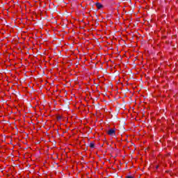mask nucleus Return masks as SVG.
Here are the masks:
<instances>
[{
    "label": "nucleus",
    "mask_w": 178,
    "mask_h": 178,
    "mask_svg": "<svg viewBox=\"0 0 178 178\" xmlns=\"http://www.w3.org/2000/svg\"><path fill=\"white\" fill-rule=\"evenodd\" d=\"M116 134H119V130L116 129L115 128L112 129V136L116 137Z\"/></svg>",
    "instance_id": "nucleus-1"
},
{
    "label": "nucleus",
    "mask_w": 178,
    "mask_h": 178,
    "mask_svg": "<svg viewBox=\"0 0 178 178\" xmlns=\"http://www.w3.org/2000/svg\"><path fill=\"white\" fill-rule=\"evenodd\" d=\"M96 6L97 9H102V8H104V6H102L101 3H96Z\"/></svg>",
    "instance_id": "nucleus-2"
},
{
    "label": "nucleus",
    "mask_w": 178,
    "mask_h": 178,
    "mask_svg": "<svg viewBox=\"0 0 178 178\" xmlns=\"http://www.w3.org/2000/svg\"><path fill=\"white\" fill-rule=\"evenodd\" d=\"M89 146L90 148H95V143L94 142H91Z\"/></svg>",
    "instance_id": "nucleus-3"
},
{
    "label": "nucleus",
    "mask_w": 178,
    "mask_h": 178,
    "mask_svg": "<svg viewBox=\"0 0 178 178\" xmlns=\"http://www.w3.org/2000/svg\"><path fill=\"white\" fill-rule=\"evenodd\" d=\"M107 134H108V136H112V129H110L108 132Z\"/></svg>",
    "instance_id": "nucleus-4"
},
{
    "label": "nucleus",
    "mask_w": 178,
    "mask_h": 178,
    "mask_svg": "<svg viewBox=\"0 0 178 178\" xmlns=\"http://www.w3.org/2000/svg\"><path fill=\"white\" fill-rule=\"evenodd\" d=\"M62 119V116L58 115L57 116V120H60Z\"/></svg>",
    "instance_id": "nucleus-5"
},
{
    "label": "nucleus",
    "mask_w": 178,
    "mask_h": 178,
    "mask_svg": "<svg viewBox=\"0 0 178 178\" xmlns=\"http://www.w3.org/2000/svg\"><path fill=\"white\" fill-rule=\"evenodd\" d=\"M126 178H134V177H133V176H127V177H126Z\"/></svg>",
    "instance_id": "nucleus-6"
}]
</instances>
